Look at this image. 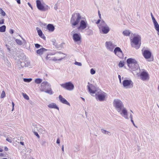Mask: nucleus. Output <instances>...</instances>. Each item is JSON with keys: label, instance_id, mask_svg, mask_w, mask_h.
<instances>
[{"label": "nucleus", "instance_id": "obj_1", "mask_svg": "<svg viewBox=\"0 0 159 159\" xmlns=\"http://www.w3.org/2000/svg\"><path fill=\"white\" fill-rule=\"evenodd\" d=\"M113 105L116 110L125 118L129 119L128 117L127 111L124 107V104L122 101L119 99H116L113 102Z\"/></svg>", "mask_w": 159, "mask_h": 159}, {"label": "nucleus", "instance_id": "obj_2", "mask_svg": "<svg viewBox=\"0 0 159 159\" xmlns=\"http://www.w3.org/2000/svg\"><path fill=\"white\" fill-rule=\"evenodd\" d=\"M126 62L131 71H136L139 69L137 61L134 59L129 58L127 60Z\"/></svg>", "mask_w": 159, "mask_h": 159}, {"label": "nucleus", "instance_id": "obj_3", "mask_svg": "<svg viewBox=\"0 0 159 159\" xmlns=\"http://www.w3.org/2000/svg\"><path fill=\"white\" fill-rule=\"evenodd\" d=\"M131 45L132 47L135 48L136 49H138L140 46L141 36L139 35H136L134 36L133 38H130Z\"/></svg>", "mask_w": 159, "mask_h": 159}, {"label": "nucleus", "instance_id": "obj_4", "mask_svg": "<svg viewBox=\"0 0 159 159\" xmlns=\"http://www.w3.org/2000/svg\"><path fill=\"white\" fill-rule=\"evenodd\" d=\"M81 19V16L79 13H75L72 15L70 23L73 27L78 25Z\"/></svg>", "mask_w": 159, "mask_h": 159}, {"label": "nucleus", "instance_id": "obj_5", "mask_svg": "<svg viewBox=\"0 0 159 159\" xmlns=\"http://www.w3.org/2000/svg\"><path fill=\"white\" fill-rule=\"evenodd\" d=\"M60 85L63 88L69 91L72 90L74 88V85L71 82L60 84Z\"/></svg>", "mask_w": 159, "mask_h": 159}, {"label": "nucleus", "instance_id": "obj_6", "mask_svg": "<svg viewBox=\"0 0 159 159\" xmlns=\"http://www.w3.org/2000/svg\"><path fill=\"white\" fill-rule=\"evenodd\" d=\"M75 32V30L71 32V33L73 34L72 37L74 41L75 42H81V36L80 34V33H76Z\"/></svg>", "mask_w": 159, "mask_h": 159}, {"label": "nucleus", "instance_id": "obj_7", "mask_svg": "<svg viewBox=\"0 0 159 159\" xmlns=\"http://www.w3.org/2000/svg\"><path fill=\"white\" fill-rule=\"evenodd\" d=\"M123 85L125 88H131L133 86V83L130 80H125L123 81Z\"/></svg>", "mask_w": 159, "mask_h": 159}, {"label": "nucleus", "instance_id": "obj_8", "mask_svg": "<svg viewBox=\"0 0 159 159\" xmlns=\"http://www.w3.org/2000/svg\"><path fill=\"white\" fill-rule=\"evenodd\" d=\"M88 25L86 20H81L80 23V25L78 27L77 29L79 30H84L86 29Z\"/></svg>", "mask_w": 159, "mask_h": 159}, {"label": "nucleus", "instance_id": "obj_9", "mask_svg": "<svg viewBox=\"0 0 159 159\" xmlns=\"http://www.w3.org/2000/svg\"><path fill=\"white\" fill-rule=\"evenodd\" d=\"M51 86V85L47 81H44L41 84L40 90L42 91H44L46 89H50Z\"/></svg>", "mask_w": 159, "mask_h": 159}, {"label": "nucleus", "instance_id": "obj_10", "mask_svg": "<svg viewBox=\"0 0 159 159\" xmlns=\"http://www.w3.org/2000/svg\"><path fill=\"white\" fill-rule=\"evenodd\" d=\"M105 46L107 50L110 51L112 52L114 48L116 46L111 41H107L105 43Z\"/></svg>", "mask_w": 159, "mask_h": 159}, {"label": "nucleus", "instance_id": "obj_11", "mask_svg": "<svg viewBox=\"0 0 159 159\" xmlns=\"http://www.w3.org/2000/svg\"><path fill=\"white\" fill-rule=\"evenodd\" d=\"M114 52L115 54L119 57L122 58L123 57V52L119 47H116L114 49Z\"/></svg>", "mask_w": 159, "mask_h": 159}, {"label": "nucleus", "instance_id": "obj_12", "mask_svg": "<svg viewBox=\"0 0 159 159\" xmlns=\"http://www.w3.org/2000/svg\"><path fill=\"white\" fill-rule=\"evenodd\" d=\"M142 51L143 55L146 59H148L151 58L152 56V53L150 51L144 50L143 52V50H142Z\"/></svg>", "mask_w": 159, "mask_h": 159}, {"label": "nucleus", "instance_id": "obj_13", "mask_svg": "<svg viewBox=\"0 0 159 159\" xmlns=\"http://www.w3.org/2000/svg\"><path fill=\"white\" fill-rule=\"evenodd\" d=\"M36 6L38 9L41 11H45L46 9L44 6L41 3V1L39 0H37L36 1Z\"/></svg>", "mask_w": 159, "mask_h": 159}, {"label": "nucleus", "instance_id": "obj_14", "mask_svg": "<svg viewBox=\"0 0 159 159\" xmlns=\"http://www.w3.org/2000/svg\"><path fill=\"white\" fill-rule=\"evenodd\" d=\"M99 29L101 31L102 34H107L110 30V28L107 25L99 27Z\"/></svg>", "mask_w": 159, "mask_h": 159}, {"label": "nucleus", "instance_id": "obj_15", "mask_svg": "<svg viewBox=\"0 0 159 159\" xmlns=\"http://www.w3.org/2000/svg\"><path fill=\"white\" fill-rule=\"evenodd\" d=\"M106 94L104 93H98L97 94L96 93V99H98L100 101H103L104 100L106 96Z\"/></svg>", "mask_w": 159, "mask_h": 159}, {"label": "nucleus", "instance_id": "obj_16", "mask_svg": "<svg viewBox=\"0 0 159 159\" xmlns=\"http://www.w3.org/2000/svg\"><path fill=\"white\" fill-rule=\"evenodd\" d=\"M140 77L141 80H145L148 79L149 76L148 73L145 71H143L140 75Z\"/></svg>", "mask_w": 159, "mask_h": 159}, {"label": "nucleus", "instance_id": "obj_17", "mask_svg": "<svg viewBox=\"0 0 159 159\" xmlns=\"http://www.w3.org/2000/svg\"><path fill=\"white\" fill-rule=\"evenodd\" d=\"M59 98L60 101L62 103L66 104L68 106H70V104L61 95H60L59 96Z\"/></svg>", "mask_w": 159, "mask_h": 159}, {"label": "nucleus", "instance_id": "obj_18", "mask_svg": "<svg viewBox=\"0 0 159 159\" xmlns=\"http://www.w3.org/2000/svg\"><path fill=\"white\" fill-rule=\"evenodd\" d=\"M34 131H38L39 132H40L42 134H44L45 133V130L44 129L41 127H36L33 128Z\"/></svg>", "mask_w": 159, "mask_h": 159}, {"label": "nucleus", "instance_id": "obj_19", "mask_svg": "<svg viewBox=\"0 0 159 159\" xmlns=\"http://www.w3.org/2000/svg\"><path fill=\"white\" fill-rule=\"evenodd\" d=\"M36 30L37 31V32L39 35L44 40L46 39V37L44 36V35L43 34V32L41 30L39 29L38 27L36 28Z\"/></svg>", "mask_w": 159, "mask_h": 159}, {"label": "nucleus", "instance_id": "obj_20", "mask_svg": "<svg viewBox=\"0 0 159 159\" xmlns=\"http://www.w3.org/2000/svg\"><path fill=\"white\" fill-rule=\"evenodd\" d=\"M47 50L45 48H42L37 50L36 53L40 55H42L44 52L46 51Z\"/></svg>", "mask_w": 159, "mask_h": 159}, {"label": "nucleus", "instance_id": "obj_21", "mask_svg": "<svg viewBox=\"0 0 159 159\" xmlns=\"http://www.w3.org/2000/svg\"><path fill=\"white\" fill-rule=\"evenodd\" d=\"M93 86V85L91 84H90V85L87 86V87L88 88V89L89 92L91 93H96V90H92L91 89V88H92Z\"/></svg>", "mask_w": 159, "mask_h": 159}, {"label": "nucleus", "instance_id": "obj_22", "mask_svg": "<svg viewBox=\"0 0 159 159\" xmlns=\"http://www.w3.org/2000/svg\"><path fill=\"white\" fill-rule=\"evenodd\" d=\"M48 107L51 108H54L59 110L58 107L57 106L56 104L54 103H52L49 104L48 106Z\"/></svg>", "mask_w": 159, "mask_h": 159}, {"label": "nucleus", "instance_id": "obj_23", "mask_svg": "<svg viewBox=\"0 0 159 159\" xmlns=\"http://www.w3.org/2000/svg\"><path fill=\"white\" fill-rule=\"evenodd\" d=\"M47 28L49 31L53 32L55 29L53 25L51 24H48L47 26Z\"/></svg>", "mask_w": 159, "mask_h": 159}, {"label": "nucleus", "instance_id": "obj_24", "mask_svg": "<svg viewBox=\"0 0 159 159\" xmlns=\"http://www.w3.org/2000/svg\"><path fill=\"white\" fill-rule=\"evenodd\" d=\"M22 39L23 40V42H22L20 40L18 39H16L15 40V41L16 43L19 45H21L23 43L25 44L26 43V41L24 39L22 38Z\"/></svg>", "mask_w": 159, "mask_h": 159}, {"label": "nucleus", "instance_id": "obj_25", "mask_svg": "<svg viewBox=\"0 0 159 159\" xmlns=\"http://www.w3.org/2000/svg\"><path fill=\"white\" fill-rule=\"evenodd\" d=\"M123 34L125 36H128L130 34V32L129 30H125L123 31Z\"/></svg>", "mask_w": 159, "mask_h": 159}, {"label": "nucleus", "instance_id": "obj_26", "mask_svg": "<svg viewBox=\"0 0 159 159\" xmlns=\"http://www.w3.org/2000/svg\"><path fill=\"white\" fill-rule=\"evenodd\" d=\"M60 57V58L57 59V57H53L52 58V59L51 60L53 61H61L65 57Z\"/></svg>", "mask_w": 159, "mask_h": 159}, {"label": "nucleus", "instance_id": "obj_27", "mask_svg": "<svg viewBox=\"0 0 159 159\" xmlns=\"http://www.w3.org/2000/svg\"><path fill=\"white\" fill-rule=\"evenodd\" d=\"M101 130L102 132L104 134H107L109 135H111V133L110 132L107 131L103 129H102Z\"/></svg>", "mask_w": 159, "mask_h": 159}, {"label": "nucleus", "instance_id": "obj_28", "mask_svg": "<svg viewBox=\"0 0 159 159\" xmlns=\"http://www.w3.org/2000/svg\"><path fill=\"white\" fill-rule=\"evenodd\" d=\"M6 26L5 25H3L0 27V32H4L5 31Z\"/></svg>", "mask_w": 159, "mask_h": 159}, {"label": "nucleus", "instance_id": "obj_29", "mask_svg": "<svg viewBox=\"0 0 159 159\" xmlns=\"http://www.w3.org/2000/svg\"><path fill=\"white\" fill-rule=\"evenodd\" d=\"M44 92L50 95L52 94L53 93V92L52 91L51 88L50 89H46L44 91Z\"/></svg>", "mask_w": 159, "mask_h": 159}, {"label": "nucleus", "instance_id": "obj_30", "mask_svg": "<svg viewBox=\"0 0 159 159\" xmlns=\"http://www.w3.org/2000/svg\"><path fill=\"white\" fill-rule=\"evenodd\" d=\"M56 40L55 39H52V44L54 45L56 48H59V47L57 43H56Z\"/></svg>", "mask_w": 159, "mask_h": 159}, {"label": "nucleus", "instance_id": "obj_31", "mask_svg": "<svg viewBox=\"0 0 159 159\" xmlns=\"http://www.w3.org/2000/svg\"><path fill=\"white\" fill-rule=\"evenodd\" d=\"M153 24L156 30H159V25L157 22L153 23Z\"/></svg>", "mask_w": 159, "mask_h": 159}, {"label": "nucleus", "instance_id": "obj_32", "mask_svg": "<svg viewBox=\"0 0 159 159\" xmlns=\"http://www.w3.org/2000/svg\"><path fill=\"white\" fill-rule=\"evenodd\" d=\"M42 80L41 79L37 78L35 79L34 82L37 84H39L42 82Z\"/></svg>", "mask_w": 159, "mask_h": 159}, {"label": "nucleus", "instance_id": "obj_33", "mask_svg": "<svg viewBox=\"0 0 159 159\" xmlns=\"http://www.w3.org/2000/svg\"><path fill=\"white\" fill-rule=\"evenodd\" d=\"M32 80L31 78H24L23 80L25 82H30Z\"/></svg>", "mask_w": 159, "mask_h": 159}, {"label": "nucleus", "instance_id": "obj_34", "mask_svg": "<svg viewBox=\"0 0 159 159\" xmlns=\"http://www.w3.org/2000/svg\"><path fill=\"white\" fill-rule=\"evenodd\" d=\"M57 53H58V54L57 55V58H60L61 57H62L61 55H66L65 54H64L61 52H57Z\"/></svg>", "mask_w": 159, "mask_h": 159}, {"label": "nucleus", "instance_id": "obj_35", "mask_svg": "<svg viewBox=\"0 0 159 159\" xmlns=\"http://www.w3.org/2000/svg\"><path fill=\"white\" fill-rule=\"evenodd\" d=\"M20 63L21 66L22 67L28 66V65L26 64L25 62H20Z\"/></svg>", "mask_w": 159, "mask_h": 159}, {"label": "nucleus", "instance_id": "obj_36", "mask_svg": "<svg viewBox=\"0 0 159 159\" xmlns=\"http://www.w3.org/2000/svg\"><path fill=\"white\" fill-rule=\"evenodd\" d=\"M124 65V62L123 61H120L119 63L118 66L120 67H123Z\"/></svg>", "mask_w": 159, "mask_h": 159}, {"label": "nucleus", "instance_id": "obj_37", "mask_svg": "<svg viewBox=\"0 0 159 159\" xmlns=\"http://www.w3.org/2000/svg\"><path fill=\"white\" fill-rule=\"evenodd\" d=\"M107 25L106 24V23L103 20L101 21L100 25H99V27L102 26H106Z\"/></svg>", "mask_w": 159, "mask_h": 159}, {"label": "nucleus", "instance_id": "obj_38", "mask_svg": "<svg viewBox=\"0 0 159 159\" xmlns=\"http://www.w3.org/2000/svg\"><path fill=\"white\" fill-rule=\"evenodd\" d=\"M0 13L3 16H4L6 15L5 12L1 8H0Z\"/></svg>", "mask_w": 159, "mask_h": 159}, {"label": "nucleus", "instance_id": "obj_39", "mask_svg": "<svg viewBox=\"0 0 159 159\" xmlns=\"http://www.w3.org/2000/svg\"><path fill=\"white\" fill-rule=\"evenodd\" d=\"M23 95L24 98L26 100L29 99V96L25 93H23Z\"/></svg>", "mask_w": 159, "mask_h": 159}, {"label": "nucleus", "instance_id": "obj_40", "mask_svg": "<svg viewBox=\"0 0 159 159\" xmlns=\"http://www.w3.org/2000/svg\"><path fill=\"white\" fill-rule=\"evenodd\" d=\"M32 131L34 133V135H35L38 138H39L40 136H39V134L36 132V131H34L33 130V129Z\"/></svg>", "mask_w": 159, "mask_h": 159}, {"label": "nucleus", "instance_id": "obj_41", "mask_svg": "<svg viewBox=\"0 0 159 159\" xmlns=\"http://www.w3.org/2000/svg\"><path fill=\"white\" fill-rule=\"evenodd\" d=\"M74 64L75 65H76L79 66H81L82 65V64L81 62H78L77 61H75V62L74 63Z\"/></svg>", "mask_w": 159, "mask_h": 159}, {"label": "nucleus", "instance_id": "obj_42", "mask_svg": "<svg viewBox=\"0 0 159 159\" xmlns=\"http://www.w3.org/2000/svg\"><path fill=\"white\" fill-rule=\"evenodd\" d=\"M96 73L95 71L92 68L90 70V73L92 75H93Z\"/></svg>", "mask_w": 159, "mask_h": 159}, {"label": "nucleus", "instance_id": "obj_43", "mask_svg": "<svg viewBox=\"0 0 159 159\" xmlns=\"http://www.w3.org/2000/svg\"><path fill=\"white\" fill-rule=\"evenodd\" d=\"M5 96V93L4 91H2L1 96V97L2 98H4Z\"/></svg>", "mask_w": 159, "mask_h": 159}, {"label": "nucleus", "instance_id": "obj_44", "mask_svg": "<svg viewBox=\"0 0 159 159\" xmlns=\"http://www.w3.org/2000/svg\"><path fill=\"white\" fill-rule=\"evenodd\" d=\"M88 35H90L91 34H93V32L91 30H89L88 31Z\"/></svg>", "mask_w": 159, "mask_h": 159}, {"label": "nucleus", "instance_id": "obj_45", "mask_svg": "<svg viewBox=\"0 0 159 159\" xmlns=\"http://www.w3.org/2000/svg\"><path fill=\"white\" fill-rule=\"evenodd\" d=\"M35 46L36 48H39L41 45L38 43H36L35 44Z\"/></svg>", "mask_w": 159, "mask_h": 159}, {"label": "nucleus", "instance_id": "obj_46", "mask_svg": "<svg viewBox=\"0 0 159 159\" xmlns=\"http://www.w3.org/2000/svg\"><path fill=\"white\" fill-rule=\"evenodd\" d=\"M49 55H48L47 56H46V57L45 58L46 59V60H52V59H50V57H49Z\"/></svg>", "mask_w": 159, "mask_h": 159}, {"label": "nucleus", "instance_id": "obj_47", "mask_svg": "<svg viewBox=\"0 0 159 159\" xmlns=\"http://www.w3.org/2000/svg\"><path fill=\"white\" fill-rule=\"evenodd\" d=\"M152 18V20L153 23H155L157 22V21L156 20V19H155V18L154 17H153Z\"/></svg>", "mask_w": 159, "mask_h": 159}, {"label": "nucleus", "instance_id": "obj_48", "mask_svg": "<svg viewBox=\"0 0 159 159\" xmlns=\"http://www.w3.org/2000/svg\"><path fill=\"white\" fill-rule=\"evenodd\" d=\"M4 19H2L0 20V24H4Z\"/></svg>", "mask_w": 159, "mask_h": 159}, {"label": "nucleus", "instance_id": "obj_49", "mask_svg": "<svg viewBox=\"0 0 159 159\" xmlns=\"http://www.w3.org/2000/svg\"><path fill=\"white\" fill-rule=\"evenodd\" d=\"M6 140L10 143H11L12 142L11 139L8 138H7Z\"/></svg>", "mask_w": 159, "mask_h": 159}, {"label": "nucleus", "instance_id": "obj_50", "mask_svg": "<svg viewBox=\"0 0 159 159\" xmlns=\"http://www.w3.org/2000/svg\"><path fill=\"white\" fill-rule=\"evenodd\" d=\"M9 33L11 34H12L14 33V30L12 29H10L9 30Z\"/></svg>", "mask_w": 159, "mask_h": 159}, {"label": "nucleus", "instance_id": "obj_51", "mask_svg": "<svg viewBox=\"0 0 159 159\" xmlns=\"http://www.w3.org/2000/svg\"><path fill=\"white\" fill-rule=\"evenodd\" d=\"M131 122H132V123H133V125H134L135 127H137V126H136L135 125V124H134V121L133 120H131Z\"/></svg>", "mask_w": 159, "mask_h": 159}, {"label": "nucleus", "instance_id": "obj_52", "mask_svg": "<svg viewBox=\"0 0 159 159\" xmlns=\"http://www.w3.org/2000/svg\"><path fill=\"white\" fill-rule=\"evenodd\" d=\"M56 143L57 144H60V140L59 139V138H58L57 139V140Z\"/></svg>", "mask_w": 159, "mask_h": 159}, {"label": "nucleus", "instance_id": "obj_53", "mask_svg": "<svg viewBox=\"0 0 159 159\" xmlns=\"http://www.w3.org/2000/svg\"><path fill=\"white\" fill-rule=\"evenodd\" d=\"M12 111H13L14 107V106L15 105L14 103L13 102H12Z\"/></svg>", "mask_w": 159, "mask_h": 159}, {"label": "nucleus", "instance_id": "obj_54", "mask_svg": "<svg viewBox=\"0 0 159 159\" xmlns=\"http://www.w3.org/2000/svg\"><path fill=\"white\" fill-rule=\"evenodd\" d=\"M130 118L131 120H133V115L132 113L130 114Z\"/></svg>", "mask_w": 159, "mask_h": 159}, {"label": "nucleus", "instance_id": "obj_55", "mask_svg": "<svg viewBox=\"0 0 159 159\" xmlns=\"http://www.w3.org/2000/svg\"><path fill=\"white\" fill-rule=\"evenodd\" d=\"M27 4L30 6V7L32 9L33 8H32V7L31 5V4L29 2H28Z\"/></svg>", "mask_w": 159, "mask_h": 159}, {"label": "nucleus", "instance_id": "obj_56", "mask_svg": "<svg viewBox=\"0 0 159 159\" xmlns=\"http://www.w3.org/2000/svg\"><path fill=\"white\" fill-rule=\"evenodd\" d=\"M54 9L56 10H57V9L58 8H57V4H55V5L54 6Z\"/></svg>", "mask_w": 159, "mask_h": 159}, {"label": "nucleus", "instance_id": "obj_57", "mask_svg": "<svg viewBox=\"0 0 159 159\" xmlns=\"http://www.w3.org/2000/svg\"><path fill=\"white\" fill-rule=\"evenodd\" d=\"M118 78L120 80V83L121 82V76L120 75H119L118 76Z\"/></svg>", "mask_w": 159, "mask_h": 159}, {"label": "nucleus", "instance_id": "obj_58", "mask_svg": "<svg viewBox=\"0 0 159 159\" xmlns=\"http://www.w3.org/2000/svg\"><path fill=\"white\" fill-rule=\"evenodd\" d=\"M101 21V20L100 19L98 20L96 22V24H99Z\"/></svg>", "mask_w": 159, "mask_h": 159}, {"label": "nucleus", "instance_id": "obj_59", "mask_svg": "<svg viewBox=\"0 0 159 159\" xmlns=\"http://www.w3.org/2000/svg\"><path fill=\"white\" fill-rule=\"evenodd\" d=\"M32 125L34 127V128H35L36 127H37L36 125L34 123H32Z\"/></svg>", "mask_w": 159, "mask_h": 159}, {"label": "nucleus", "instance_id": "obj_60", "mask_svg": "<svg viewBox=\"0 0 159 159\" xmlns=\"http://www.w3.org/2000/svg\"><path fill=\"white\" fill-rule=\"evenodd\" d=\"M62 151L63 152H64V145H63L62 146Z\"/></svg>", "mask_w": 159, "mask_h": 159}, {"label": "nucleus", "instance_id": "obj_61", "mask_svg": "<svg viewBox=\"0 0 159 159\" xmlns=\"http://www.w3.org/2000/svg\"><path fill=\"white\" fill-rule=\"evenodd\" d=\"M57 52H56V54H57ZM56 54V53H54V52H52V53H51L49 55H54V54Z\"/></svg>", "mask_w": 159, "mask_h": 159}, {"label": "nucleus", "instance_id": "obj_62", "mask_svg": "<svg viewBox=\"0 0 159 159\" xmlns=\"http://www.w3.org/2000/svg\"><path fill=\"white\" fill-rule=\"evenodd\" d=\"M4 150L6 151H7L8 150V148H7V147H5V148H4Z\"/></svg>", "mask_w": 159, "mask_h": 159}, {"label": "nucleus", "instance_id": "obj_63", "mask_svg": "<svg viewBox=\"0 0 159 159\" xmlns=\"http://www.w3.org/2000/svg\"><path fill=\"white\" fill-rule=\"evenodd\" d=\"M20 143L22 145H24V143L23 142H20Z\"/></svg>", "mask_w": 159, "mask_h": 159}, {"label": "nucleus", "instance_id": "obj_64", "mask_svg": "<svg viewBox=\"0 0 159 159\" xmlns=\"http://www.w3.org/2000/svg\"><path fill=\"white\" fill-rule=\"evenodd\" d=\"M157 32V34L159 35V29L156 30Z\"/></svg>", "mask_w": 159, "mask_h": 159}]
</instances>
